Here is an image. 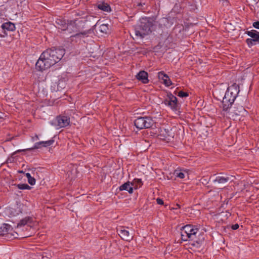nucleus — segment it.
Here are the masks:
<instances>
[{"instance_id": "34", "label": "nucleus", "mask_w": 259, "mask_h": 259, "mask_svg": "<svg viewBox=\"0 0 259 259\" xmlns=\"http://www.w3.org/2000/svg\"><path fill=\"white\" fill-rule=\"evenodd\" d=\"M19 211L18 212H17V213H16L17 214H18V213H19V212H21V211L20 209L19 210V211Z\"/></svg>"}, {"instance_id": "33", "label": "nucleus", "mask_w": 259, "mask_h": 259, "mask_svg": "<svg viewBox=\"0 0 259 259\" xmlns=\"http://www.w3.org/2000/svg\"><path fill=\"white\" fill-rule=\"evenodd\" d=\"M145 5V4H144V3L142 4L141 3H139V4H138V5H137V6H143V5Z\"/></svg>"}, {"instance_id": "12", "label": "nucleus", "mask_w": 259, "mask_h": 259, "mask_svg": "<svg viewBox=\"0 0 259 259\" xmlns=\"http://www.w3.org/2000/svg\"><path fill=\"white\" fill-rule=\"evenodd\" d=\"M54 142V141L53 140H50L46 141H40V142L36 143L34 144V145L33 146V147L32 148H27V149H24V150H18L17 152L24 151L25 150H31L33 149H39V148H41V144H45V145H44L45 147H48V146L52 145Z\"/></svg>"}, {"instance_id": "3", "label": "nucleus", "mask_w": 259, "mask_h": 259, "mask_svg": "<svg viewBox=\"0 0 259 259\" xmlns=\"http://www.w3.org/2000/svg\"><path fill=\"white\" fill-rule=\"evenodd\" d=\"M239 91V86L235 83L227 89L222 101L223 111H228L232 106Z\"/></svg>"}, {"instance_id": "9", "label": "nucleus", "mask_w": 259, "mask_h": 259, "mask_svg": "<svg viewBox=\"0 0 259 259\" xmlns=\"http://www.w3.org/2000/svg\"><path fill=\"white\" fill-rule=\"evenodd\" d=\"M174 133L171 129L168 130L164 128H160L159 132L158 137L159 139L162 140L169 142L174 138Z\"/></svg>"}, {"instance_id": "7", "label": "nucleus", "mask_w": 259, "mask_h": 259, "mask_svg": "<svg viewBox=\"0 0 259 259\" xmlns=\"http://www.w3.org/2000/svg\"><path fill=\"white\" fill-rule=\"evenodd\" d=\"M245 34L248 35L251 38H247L245 42L249 48L253 46L259 44V32L252 29L250 31H246Z\"/></svg>"}, {"instance_id": "11", "label": "nucleus", "mask_w": 259, "mask_h": 259, "mask_svg": "<svg viewBox=\"0 0 259 259\" xmlns=\"http://www.w3.org/2000/svg\"><path fill=\"white\" fill-rule=\"evenodd\" d=\"M245 111L244 108L242 106H239L237 107H234L233 108L230 107L228 111H225L228 113V116L230 118H233L235 120L236 117L239 116Z\"/></svg>"}, {"instance_id": "14", "label": "nucleus", "mask_w": 259, "mask_h": 259, "mask_svg": "<svg viewBox=\"0 0 259 259\" xmlns=\"http://www.w3.org/2000/svg\"><path fill=\"white\" fill-rule=\"evenodd\" d=\"M57 125L60 127L68 126L70 123V118L66 116H59L56 118Z\"/></svg>"}, {"instance_id": "13", "label": "nucleus", "mask_w": 259, "mask_h": 259, "mask_svg": "<svg viewBox=\"0 0 259 259\" xmlns=\"http://www.w3.org/2000/svg\"><path fill=\"white\" fill-rule=\"evenodd\" d=\"M118 232L119 235L124 240L130 241L132 240L133 238V234H130L129 231L123 227H121V228L118 230Z\"/></svg>"}, {"instance_id": "24", "label": "nucleus", "mask_w": 259, "mask_h": 259, "mask_svg": "<svg viewBox=\"0 0 259 259\" xmlns=\"http://www.w3.org/2000/svg\"><path fill=\"white\" fill-rule=\"evenodd\" d=\"M99 30L103 33L107 34L109 31V25L103 24L99 26Z\"/></svg>"}, {"instance_id": "27", "label": "nucleus", "mask_w": 259, "mask_h": 259, "mask_svg": "<svg viewBox=\"0 0 259 259\" xmlns=\"http://www.w3.org/2000/svg\"><path fill=\"white\" fill-rule=\"evenodd\" d=\"M178 96L182 98L187 97L188 96V94L186 92H184L182 91H181L178 93Z\"/></svg>"}, {"instance_id": "19", "label": "nucleus", "mask_w": 259, "mask_h": 259, "mask_svg": "<svg viewBox=\"0 0 259 259\" xmlns=\"http://www.w3.org/2000/svg\"><path fill=\"white\" fill-rule=\"evenodd\" d=\"M232 176H218L213 180L214 183H218L219 184H224L229 181Z\"/></svg>"}, {"instance_id": "30", "label": "nucleus", "mask_w": 259, "mask_h": 259, "mask_svg": "<svg viewBox=\"0 0 259 259\" xmlns=\"http://www.w3.org/2000/svg\"><path fill=\"white\" fill-rule=\"evenodd\" d=\"M156 202H157V204H160V205H162L164 203L163 201L160 198H157Z\"/></svg>"}, {"instance_id": "22", "label": "nucleus", "mask_w": 259, "mask_h": 259, "mask_svg": "<svg viewBox=\"0 0 259 259\" xmlns=\"http://www.w3.org/2000/svg\"><path fill=\"white\" fill-rule=\"evenodd\" d=\"M97 7L98 9L105 12H110L111 11L110 6L105 3L99 4Z\"/></svg>"}, {"instance_id": "4", "label": "nucleus", "mask_w": 259, "mask_h": 259, "mask_svg": "<svg viewBox=\"0 0 259 259\" xmlns=\"http://www.w3.org/2000/svg\"><path fill=\"white\" fill-rule=\"evenodd\" d=\"M65 54V50L61 49H48L42 53V57H45L49 62H52L53 66L58 62Z\"/></svg>"}, {"instance_id": "21", "label": "nucleus", "mask_w": 259, "mask_h": 259, "mask_svg": "<svg viewBox=\"0 0 259 259\" xmlns=\"http://www.w3.org/2000/svg\"><path fill=\"white\" fill-rule=\"evenodd\" d=\"M2 28L3 29L7 30L8 31H14L15 30V25L12 22H7L4 23L2 25Z\"/></svg>"}, {"instance_id": "35", "label": "nucleus", "mask_w": 259, "mask_h": 259, "mask_svg": "<svg viewBox=\"0 0 259 259\" xmlns=\"http://www.w3.org/2000/svg\"><path fill=\"white\" fill-rule=\"evenodd\" d=\"M44 145H45L44 144H41V147H44Z\"/></svg>"}, {"instance_id": "5", "label": "nucleus", "mask_w": 259, "mask_h": 259, "mask_svg": "<svg viewBox=\"0 0 259 259\" xmlns=\"http://www.w3.org/2000/svg\"><path fill=\"white\" fill-rule=\"evenodd\" d=\"M62 30H67L69 33H76L75 34L71 35V37H84L86 36L88 33V31H84L81 32H78V27L75 21H71L68 24H66L64 23V24H62V26L60 28Z\"/></svg>"}, {"instance_id": "28", "label": "nucleus", "mask_w": 259, "mask_h": 259, "mask_svg": "<svg viewBox=\"0 0 259 259\" xmlns=\"http://www.w3.org/2000/svg\"><path fill=\"white\" fill-rule=\"evenodd\" d=\"M28 182L31 185H34L35 184V179L33 177H30L28 179Z\"/></svg>"}, {"instance_id": "15", "label": "nucleus", "mask_w": 259, "mask_h": 259, "mask_svg": "<svg viewBox=\"0 0 259 259\" xmlns=\"http://www.w3.org/2000/svg\"><path fill=\"white\" fill-rule=\"evenodd\" d=\"M148 73L145 71H140L136 76V78L143 83L149 82Z\"/></svg>"}, {"instance_id": "25", "label": "nucleus", "mask_w": 259, "mask_h": 259, "mask_svg": "<svg viewBox=\"0 0 259 259\" xmlns=\"http://www.w3.org/2000/svg\"><path fill=\"white\" fill-rule=\"evenodd\" d=\"M17 187L20 190H30L31 189V187L27 184H18Z\"/></svg>"}, {"instance_id": "23", "label": "nucleus", "mask_w": 259, "mask_h": 259, "mask_svg": "<svg viewBox=\"0 0 259 259\" xmlns=\"http://www.w3.org/2000/svg\"><path fill=\"white\" fill-rule=\"evenodd\" d=\"M143 185L142 181L141 179H135L131 182V185L132 187H134L135 189H138V188L141 187Z\"/></svg>"}, {"instance_id": "36", "label": "nucleus", "mask_w": 259, "mask_h": 259, "mask_svg": "<svg viewBox=\"0 0 259 259\" xmlns=\"http://www.w3.org/2000/svg\"><path fill=\"white\" fill-rule=\"evenodd\" d=\"M58 21H60L61 23L63 22H62V21H61V20H59Z\"/></svg>"}, {"instance_id": "1", "label": "nucleus", "mask_w": 259, "mask_h": 259, "mask_svg": "<svg viewBox=\"0 0 259 259\" xmlns=\"http://www.w3.org/2000/svg\"><path fill=\"white\" fill-rule=\"evenodd\" d=\"M182 239L184 241H193L198 244L204 240L203 232L200 231L195 226L187 225L184 226L181 231Z\"/></svg>"}, {"instance_id": "8", "label": "nucleus", "mask_w": 259, "mask_h": 259, "mask_svg": "<svg viewBox=\"0 0 259 259\" xmlns=\"http://www.w3.org/2000/svg\"><path fill=\"white\" fill-rule=\"evenodd\" d=\"M163 103L174 111H176L178 107L177 98L171 93H168Z\"/></svg>"}, {"instance_id": "2", "label": "nucleus", "mask_w": 259, "mask_h": 259, "mask_svg": "<svg viewBox=\"0 0 259 259\" xmlns=\"http://www.w3.org/2000/svg\"><path fill=\"white\" fill-rule=\"evenodd\" d=\"M153 30V20L150 18H142L140 24L135 28L136 37L137 38H143L151 33Z\"/></svg>"}, {"instance_id": "10", "label": "nucleus", "mask_w": 259, "mask_h": 259, "mask_svg": "<svg viewBox=\"0 0 259 259\" xmlns=\"http://www.w3.org/2000/svg\"><path fill=\"white\" fill-rule=\"evenodd\" d=\"M51 63H52V62H49L47 61L45 57H42V53L36 63L35 67L37 70L42 71L50 68L51 67Z\"/></svg>"}, {"instance_id": "26", "label": "nucleus", "mask_w": 259, "mask_h": 259, "mask_svg": "<svg viewBox=\"0 0 259 259\" xmlns=\"http://www.w3.org/2000/svg\"><path fill=\"white\" fill-rule=\"evenodd\" d=\"M30 221V218L29 217H26L21 220L20 223L18 224V226H22L26 225Z\"/></svg>"}, {"instance_id": "31", "label": "nucleus", "mask_w": 259, "mask_h": 259, "mask_svg": "<svg viewBox=\"0 0 259 259\" xmlns=\"http://www.w3.org/2000/svg\"><path fill=\"white\" fill-rule=\"evenodd\" d=\"M239 228V225L237 224H234V225H233L232 226H231V228L233 229V230H237L238 228Z\"/></svg>"}, {"instance_id": "17", "label": "nucleus", "mask_w": 259, "mask_h": 259, "mask_svg": "<svg viewBox=\"0 0 259 259\" xmlns=\"http://www.w3.org/2000/svg\"><path fill=\"white\" fill-rule=\"evenodd\" d=\"M12 231V227L8 224H4L0 226V235H6L10 233Z\"/></svg>"}, {"instance_id": "20", "label": "nucleus", "mask_w": 259, "mask_h": 259, "mask_svg": "<svg viewBox=\"0 0 259 259\" xmlns=\"http://www.w3.org/2000/svg\"><path fill=\"white\" fill-rule=\"evenodd\" d=\"M131 186V183L127 182L120 186L119 190L120 191L126 190L129 193L132 194L133 192V188Z\"/></svg>"}, {"instance_id": "16", "label": "nucleus", "mask_w": 259, "mask_h": 259, "mask_svg": "<svg viewBox=\"0 0 259 259\" xmlns=\"http://www.w3.org/2000/svg\"><path fill=\"white\" fill-rule=\"evenodd\" d=\"M158 77L163 80L164 84L166 87H169L172 84V82L168 76L163 72L161 71L158 73Z\"/></svg>"}, {"instance_id": "18", "label": "nucleus", "mask_w": 259, "mask_h": 259, "mask_svg": "<svg viewBox=\"0 0 259 259\" xmlns=\"http://www.w3.org/2000/svg\"><path fill=\"white\" fill-rule=\"evenodd\" d=\"M174 175L177 178L184 179L186 176L188 175V171L185 169H176L174 171Z\"/></svg>"}, {"instance_id": "29", "label": "nucleus", "mask_w": 259, "mask_h": 259, "mask_svg": "<svg viewBox=\"0 0 259 259\" xmlns=\"http://www.w3.org/2000/svg\"><path fill=\"white\" fill-rule=\"evenodd\" d=\"M252 25L254 28L259 29V21L254 22Z\"/></svg>"}, {"instance_id": "32", "label": "nucleus", "mask_w": 259, "mask_h": 259, "mask_svg": "<svg viewBox=\"0 0 259 259\" xmlns=\"http://www.w3.org/2000/svg\"><path fill=\"white\" fill-rule=\"evenodd\" d=\"M25 176L26 177L27 179H30V177H31V176L30 174H29L28 172L26 173Z\"/></svg>"}, {"instance_id": "6", "label": "nucleus", "mask_w": 259, "mask_h": 259, "mask_svg": "<svg viewBox=\"0 0 259 259\" xmlns=\"http://www.w3.org/2000/svg\"><path fill=\"white\" fill-rule=\"evenodd\" d=\"M155 123L154 120L148 116L138 117L134 121L136 127L140 130L150 128Z\"/></svg>"}]
</instances>
